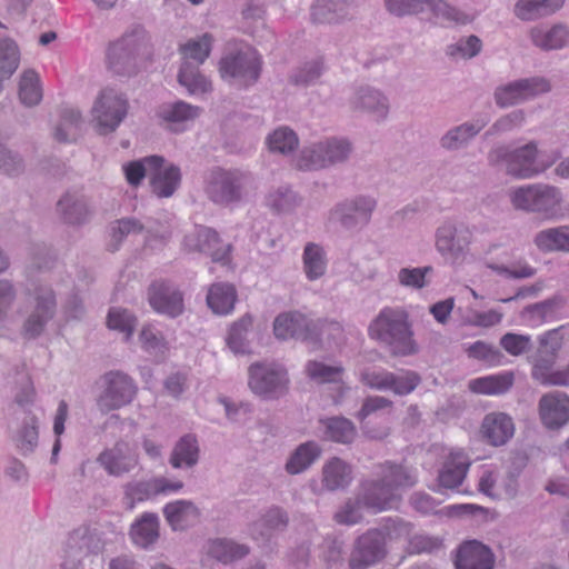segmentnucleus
<instances>
[{
	"label": "nucleus",
	"mask_w": 569,
	"mask_h": 569,
	"mask_svg": "<svg viewBox=\"0 0 569 569\" xmlns=\"http://www.w3.org/2000/svg\"><path fill=\"white\" fill-rule=\"evenodd\" d=\"M532 242L542 253H569V226L561 224L538 231Z\"/></svg>",
	"instance_id": "38"
},
{
	"label": "nucleus",
	"mask_w": 569,
	"mask_h": 569,
	"mask_svg": "<svg viewBox=\"0 0 569 569\" xmlns=\"http://www.w3.org/2000/svg\"><path fill=\"white\" fill-rule=\"evenodd\" d=\"M141 348L154 358H163L168 351V342L162 332L152 325L142 327L139 333Z\"/></svg>",
	"instance_id": "55"
},
{
	"label": "nucleus",
	"mask_w": 569,
	"mask_h": 569,
	"mask_svg": "<svg viewBox=\"0 0 569 569\" xmlns=\"http://www.w3.org/2000/svg\"><path fill=\"white\" fill-rule=\"evenodd\" d=\"M433 272L431 266L405 267L398 271V283L405 288L421 290L429 284L428 276Z\"/></svg>",
	"instance_id": "59"
},
{
	"label": "nucleus",
	"mask_w": 569,
	"mask_h": 569,
	"mask_svg": "<svg viewBox=\"0 0 569 569\" xmlns=\"http://www.w3.org/2000/svg\"><path fill=\"white\" fill-rule=\"evenodd\" d=\"M530 39L541 50H559L569 46V29L561 23L549 29L535 27L530 30Z\"/></svg>",
	"instance_id": "40"
},
{
	"label": "nucleus",
	"mask_w": 569,
	"mask_h": 569,
	"mask_svg": "<svg viewBox=\"0 0 569 569\" xmlns=\"http://www.w3.org/2000/svg\"><path fill=\"white\" fill-rule=\"evenodd\" d=\"M147 297L152 310L159 315L173 319L184 311L183 293L170 282H152L148 288Z\"/></svg>",
	"instance_id": "19"
},
{
	"label": "nucleus",
	"mask_w": 569,
	"mask_h": 569,
	"mask_svg": "<svg viewBox=\"0 0 569 569\" xmlns=\"http://www.w3.org/2000/svg\"><path fill=\"white\" fill-rule=\"evenodd\" d=\"M469 466V458L463 451H451L439 472V486L447 489L458 488L462 483Z\"/></svg>",
	"instance_id": "35"
},
{
	"label": "nucleus",
	"mask_w": 569,
	"mask_h": 569,
	"mask_svg": "<svg viewBox=\"0 0 569 569\" xmlns=\"http://www.w3.org/2000/svg\"><path fill=\"white\" fill-rule=\"evenodd\" d=\"M57 212L64 223L71 226H81L91 217L88 201L79 191L66 192L57 202Z\"/></svg>",
	"instance_id": "27"
},
{
	"label": "nucleus",
	"mask_w": 569,
	"mask_h": 569,
	"mask_svg": "<svg viewBox=\"0 0 569 569\" xmlns=\"http://www.w3.org/2000/svg\"><path fill=\"white\" fill-rule=\"evenodd\" d=\"M328 268L327 252L316 242H307L302 252V269L309 281L323 277Z\"/></svg>",
	"instance_id": "43"
},
{
	"label": "nucleus",
	"mask_w": 569,
	"mask_h": 569,
	"mask_svg": "<svg viewBox=\"0 0 569 569\" xmlns=\"http://www.w3.org/2000/svg\"><path fill=\"white\" fill-rule=\"evenodd\" d=\"M200 111L199 107L178 100L159 106L157 116L167 129L172 132H181L186 130L187 123L199 117Z\"/></svg>",
	"instance_id": "25"
},
{
	"label": "nucleus",
	"mask_w": 569,
	"mask_h": 569,
	"mask_svg": "<svg viewBox=\"0 0 569 569\" xmlns=\"http://www.w3.org/2000/svg\"><path fill=\"white\" fill-rule=\"evenodd\" d=\"M107 325L110 329L124 333L126 341H129L133 335L137 318L129 310L114 307L108 312Z\"/></svg>",
	"instance_id": "61"
},
{
	"label": "nucleus",
	"mask_w": 569,
	"mask_h": 569,
	"mask_svg": "<svg viewBox=\"0 0 569 569\" xmlns=\"http://www.w3.org/2000/svg\"><path fill=\"white\" fill-rule=\"evenodd\" d=\"M327 168L346 162L352 151V146L347 139L329 138L321 140Z\"/></svg>",
	"instance_id": "57"
},
{
	"label": "nucleus",
	"mask_w": 569,
	"mask_h": 569,
	"mask_svg": "<svg viewBox=\"0 0 569 569\" xmlns=\"http://www.w3.org/2000/svg\"><path fill=\"white\" fill-rule=\"evenodd\" d=\"M83 547H86L88 552L98 553L103 549V541L97 532L77 530L69 538L66 556H68L69 551H81L84 561L87 553L82 550Z\"/></svg>",
	"instance_id": "56"
},
{
	"label": "nucleus",
	"mask_w": 569,
	"mask_h": 569,
	"mask_svg": "<svg viewBox=\"0 0 569 569\" xmlns=\"http://www.w3.org/2000/svg\"><path fill=\"white\" fill-rule=\"evenodd\" d=\"M19 99L27 107L37 106L42 99L40 79L36 71L26 70L19 82Z\"/></svg>",
	"instance_id": "54"
},
{
	"label": "nucleus",
	"mask_w": 569,
	"mask_h": 569,
	"mask_svg": "<svg viewBox=\"0 0 569 569\" xmlns=\"http://www.w3.org/2000/svg\"><path fill=\"white\" fill-rule=\"evenodd\" d=\"M267 144L271 152L287 156L297 149L299 138L289 127H279L267 137Z\"/></svg>",
	"instance_id": "53"
},
{
	"label": "nucleus",
	"mask_w": 569,
	"mask_h": 569,
	"mask_svg": "<svg viewBox=\"0 0 569 569\" xmlns=\"http://www.w3.org/2000/svg\"><path fill=\"white\" fill-rule=\"evenodd\" d=\"M321 452V447L316 441L303 442L290 455L284 470L289 475L302 473L320 458Z\"/></svg>",
	"instance_id": "44"
},
{
	"label": "nucleus",
	"mask_w": 569,
	"mask_h": 569,
	"mask_svg": "<svg viewBox=\"0 0 569 569\" xmlns=\"http://www.w3.org/2000/svg\"><path fill=\"white\" fill-rule=\"evenodd\" d=\"M183 244L189 251L203 253L214 262H227L231 251V244L224 243L216 230L202 226L188 233Z\"/></svg>",
	"instance_id": "18"
},
{
	"label": "nucleus",
	"mask_w": 569,
	"mask_h": 569,
	"mask_svg": "<svg viewBox=\"0 0 569 569\" xmlns=\"http://www.w3.org/2000/svg\"><path fill=\"white\" fill-rule=\"evenodd\" d=\"M493 553L483 543L471 540L462 543L456 556V569H492Z\"/></svg>",
	"instance_id": "26"
},
{
	"label": "nucleus",
	"mask_w": 569,
	"mask_h": 569,
	"mask_svg": "<svg viewBox=\"0 0 569 569\" xmlns=\"http://www.w3.org/2000/svg\"><path fill=\"white\" fill-rule=\"evenodd\" d=\"M377 204V199L369 194L346 198L329 210L328 221L343 230H361L370 223Z\"/></svg>",
	"instance_id": "11"
},
{
	"label": "nucleus",
	"mask_w": 569,
	"mask_h": 569,
	"mask_svg": "<svg viewBox=\"0 0 569 569\" xmlns=\"http://www.w3.org/2000/svg\"><path fill=\"white\" fill-rule=\"evenodd\" d=\"M161 161V156L153 154L123 164L122 169L127 182L132 187H138L142 179L147 174L150 176L151 170L154 169Z\"/></svg>",
	"instance_id": "51"
},
{
	"label": "nucleus",
	"mask_w": 569,
	"mask_h": 569,
	"mask_svg": "<svg viewBox=\"0 0 569 569\" xmlns=\"http://www.w3.org/2000/svg\"><path fill=\"white\" fill-rule=\"evenodd\" d=\"M510 203L516 210L552 216L562 201L560 189L545 183H532L509 190Z\"/></svg>",
	"instance_id": "10"
},
{
	"label": "nucleus",
	"mask_w": 569,
	"mask_h": 569,
	"mask_svg": "<svg viewBox=\"0 0 569 569\" xmlns=\"http://www.w3.org/2000/svg\"><path fill=\"white\" fill-rule=\"evenodd\" d=\"M390 380L388 391L400 397L410 395L421 383V377L418 372L405 369L397 372L391 371Z\"/></svg>",
	"instance_id": "60"
},
{
	"label": "nucleus",
	"mask_w": 569,
	"mask_h": 569,
	"mask_svg": "<svg viewBox=\"0 0 569 569\" xmlns=\"http://www.w3.org/2000/svg\"><path fill=\"white\" fill-rule=\"evenodd\" d=\"M379 477L392 491L409 489L418 482L417 471L407 465L385 461L376 468Z\"/></svg>",
	"instance_id": "28"
},
{
	"label": "nucleus",
	"mask_w": 569,
	"mask_h": 569,
	"mask_svg": "<svg viewBox=\"0 0 569 569\" xmlns=\"http://www.w3.org/2000/svg\"><path fill=\"white\" fill-rule=\"evenodd\" d=\"M296 167L305 171L326 169L327 162L321 141L303 147L296 159Z\"/></svg>",
	"instance_id": "58"
},
{
	"label": "nucleus",
	"mask_w": 569,
	"mask_h": 569,
	"mask_svg": "<svg viewBox=\"0 0 569 569\" xmlns=\"http://www.w3.org/2000/svg\"><path fill=\"white\" fill-rule=\"evenodd\" d=\"M343 368L329 366L321 361L310 360L306 365V372L311 380L318 383L338 382L341 380Z\"/></svg>",
	"instance_id": "63"
},
{
	"label": "nucleus",
	"mask_w": 569,
	"mask_h": 569,
	"mask_svg": "<svg viewBox=\"0 0 569 569\" xmlns=\"http://www.w3.org/2000/svg\"><path fill=\"white\" fill-rule=\"evenodd\" d=\"M127 505L130 510L136 507L137 502H142L154 496H158L154 479L143 481H131L124 487Z\"/></svg>",
	"instance_id": "62"
},
{
	"label": "nucleus",
	"mask_w": 569,
	"mask_h": 569,
	"mask_svg": "<svg viewBox=\"0 0 569 569\" xmlns=\"http://www.w3.org/2000/svg\"><path fill=\"white\" fill-rule=\"evenodd\" d=\"M252 327V317L244 315L234 321L227 335L226 343L234 355H246L250 352V342L248 339Z\"/></svg>",
	"instance_id": "48"
},
{
	"label": "nucleus",
	"mask_w": 569,
	"mask_h": 569,
	"mask_svg": "<svg viewBox=\"0 0 569 569\" xmlns=\"http://www.w3.org/2000/svg\"><path fill=\"white\" fill-rule=\"evenodd\" d=\"M159 530L160 520L158 515L144 512L131 525L129 536L136 546L149 549L158 541Z\"/></svg>",
	"instance_id": "37"
},
{
	"label": "nucleus",
	"mask_w": 569,
	"mask_h": 569,
	"mask_svg": "<svg viewBox=\"0 0 569 569\" xmlns=\"http://www.w3.org/2000/svg\"><path fill=\"white\" fill-rule=\"evenodd\" d=\"M213 37L210 33H203L197 39H190L180 47L183 61H191L199 67L210 56Z\"/></svg>",
	"instance_id": "50"
},
{
	"label": "nucleus",
	"mask_w": 569,
	"mask_h": 569,
	"mask_svg": "<svg viewBox=\"0 0 569 569\" xmlns=\"http://www.w3.org/2000/svg\"><path fill=\"white\" fill-rule=\"evenodd\" d=\"M262 60L260 54L247 44L228 46L219 61L222 80L240 88H248L260 77Z\"/></svg>",
	"instance_id": "7"
},
{
	"label": "nucleus",
	"mask_w": 569,
	"mask_h": 569,
	"mask_svg": "<svg viewBox=\"0 0 569 569\" xmlns=\"http://www.w3.org/2000/svg\"><path fill=\"white\" fill-rule=\"evenodd\" d=\"M388 12L396 17L416 16L429 9L437 19L466 23L468 17L445 0H385Z\"/></svg>",
	"instance_id": "15"
},
{
	"label": "nucleus",
	"mask_w": 569,
	"mask_h": 569,
	"mask_svg": "<svg viewBox=\"0 0 569 569\" xmlns=\"http://www.w3.org/2000/svg\"><path fill=\"white\" fill-rule=\"evenodd\" d=\"M287 368L277 361H256L248 368V387L264 400H278L289 391Z\"/></svg>",
	"instance_id": "9"
},
{
	"label": "nucleus",
	"mask_w": 569,
	"mask_h": 569,
	"mask_svg": "<svg viewBox=\"0 0 569 569\" xmlns=\"http://www.w3.org/2000/svg\"><path fill=\"white\" fill-rule=\"evenodd\" d=\"M34 390L23 389L16 396L8 422V432L17 450L27 456L34 451L39 439V418L36 413Z\"/></svg>",
	"instance_id": "4"
},
{
	"label": "nucleus",
	"mask_w": 569,
	"mask_h": 569,
	"mask_svg": "<svg viewBox=\"0 0 569 569\" xmlns=\"http://www.w3.org/2000/svg\"><path fill=\"white\" fill-rule=\"evenodd\" d=\"M323 427V437L327 440L341 445H351L357 438L355 423L342 416L329 417L320 420Z\"/></svg>",
	"instance_id": "42"
},
{
	"label": "nucleus",
	"mask_w": 569,
	"mask_h": 569,
	"mask_svg": "<svg viewBox=\"0 0 569 569\" xmlns=\"http://www.w3.org/2000/svg\"><path fill=\"white\" fill-rule=\"evenodd\" d=\"M273 332L278 339H300L318 342L320 339L319 322L299 311L280 313L273 321Z\"/></svg>",
	"instance_id": "17"
},
{
	"label": "nucleus",
	"mask_w": 569,
	"mask_h": 569,
	"mask_svg": "<svg viewBox=\"0 0 569 569\" xmlns=\"http://www.w3.org/2000/svg\"><path fill=\"white\" fill-rule=\"evenodd\" d=\"M371 339L389 346L393 353L410 355L415 351L408 315L401 308L385 307L370 322Z\"/></svg>",
	"instance_id": "5"
},
{
	"label": "nucleus",
	"mask_w": 569,
	"mask_h": 569,
	"mask_svg": "<svg viewBox=\"0 0 569 569\" xmlns=\"http://www.w3.org/2000/svg\"><path fill=\"white\" fill-rule=\"evenodd\" d=\"M481 430L489 443L502 446L513 436L515 426L507 413L491 412L483 418Z\"/></svg>",
	"instance_id": "36"
},
{
	"label": "nucleus",
	"mask_w": 569,
	"mask_h": 569,
	"mask_svg": "<svg viewBox=\"0 0 569 569\" xmlns=\"http://www.w3.org/2000/svg\"><path fill=\"white\" fill-rule=\"evenodd\" d=\"M163 516L174 531H183L194 526L200 518L199 508L190 500L179 499L163 507Z\"/></svg>",
	"instance_id": "31"
},
{
	"label": "nucleus",
	"mask_w": 569,
	"mask_h": 569,
	"mask_svg": "<svg viewBox=\"0 0 569 569\" xmlns=\"http://www.w3.org/2000/svg\"><path fill=\"white\" fill-rule=\"evenodd\" d=\"M565 0H517L513 16L523 22H533L548 18L559 11Z\"/></svg>",
	"instance_id": "32"
},
{
	"label": "nucleus",
	"mask_w": 569,
	"mask_h": 569,
	"mask_svg": "<svg viewBox=\"0 0 569 569\" xmlns=\"http://www.w3.org/2000/svg\"><path fill=\"white\" fill-rule=\"evenodd\" d=\"M104 382L106 388L97 401L101 412L120 409L132 401L137 387L128 375L111 371L104 376Z\"/></svg>",
	"instance_id": "16"
},
{
	"label": "nucleus",
	"mask_w": 569,
	"mask_h": 569,
	"mask_svg": "<svg viewBox=\"0 0 569 569\" xmlns=\"http://www.w3.org/2000/svg\"><path fill=\"white\" fill-rule=\"evenodd\" d=\"M181 182V172L179 167L170 163L164 166L162 161L151 170L150 184L152 192L159 198H169L179 188Z\"/></svg>",
	"instance_id": "33"
},
{
	"label": "nucleus",
	"mask_w": 569,
	"mask_h": 569,
	"mask_svg": "<svg viewBox=\"0 0 569 569\" xmlns=\"http://www.w3.org/2000/svg\"><path fill=\"white\" fill-rule=\"evenodd\" d=\"M82 124L81 113L77 109L66 108L61 113V122L54 130V138L60 142H71L77 139Z\"/></svg>",
	"instance_id": "52"
},
{
	"label": "nucleus",
	"mask_w": 569,
	"mask_h": 569,
	"mask_svg": "<svg viewBox=\"0 0 569 569\" xmlns=\"http://www.w3.org/2000/svg\"><path fill=\"white\" fill-rule=\"evenodd\" d=\"M24 318L20 327V336L24 340H36L47 330L56 318L58 300L56 291L49 284H36L24 291Z\"/></svg>",
	"instance_id": "3"
},
{
	"label": "nucleus",
	"mask_w": 569,
	"mask_h": 569,
	"mask_svg": "<svg viewBox=\"0 0 569 569\" xmlns=\"http://www.w3.org/2000/svg\"><path fill=\"white\" fill-rule=\"evenodd\" d=\"M249 552V546L228 538H217L208 543V553L226 565L244 558Z\"/></svg>",
	"instance_id": "46"
},
{
	"label": "nucleus",
	"mask_w": 569,
	"mask_h": 569,
	"mask_svg": "<svg viewBox=\"0 0 569 569\" xmlns=\"http://www.w3.org/2000/svg\"><path fill=\"white\" fill-rule=\"evenodd\" d=\"M556 301L552 299L545 300L525 308L522 315L527 323L531 327L541 326L555 318Z\"/></svg>",
	"instance_id": "64"
},
{
	"label": "nucleus",
	"mask_w": 569,
	"mask_h": 569,
	"mask_svg": "<svg viewBox=\"0 0 569 569\" xmlns=\"http://www.w3.org/2000/svg\"><path fill=\"white\" fill-rule=\"evenodd\" d=\"M355 9V0H316L311 18L316 23H340L349 19Z\"/></svg>",
	"instance_id": "29"
},
{
	"label": "nucleus",
	"mask_w": 569,
	"mask_h": 569,
	"mask_svg": "<svg viewBox=\"0 0 569 569\" xmlns=\"http://www.w3.org/2000/svg\"><path fill=\"white\" fill-rule=\"evenodd\" d=\"M472 238V231L466 223L445 221L436 229L435 246L441 257L458 262L469 253Z\"/></svg>",
	"instance_id": "14"
},
{
	"label": "nucleus",
	"mask_w": 569,
	"mask_h": 569,
	"mask_svg": "<svg viewBox=\"0 0 569 569\" xmlns=\"http://www.w3.org/2000/svg\"><path fill=\"white\" fill-rule=\"evenodd\" d=\"M538 144L530 141L511 149L500 144L489 150L487 160L490 166L505 164L508 174L518 179H530L543 171L537 162Z\"/></svg>",
	"instance_id": "8"
},
{
	"label": "nucleus",
	"mask_w": 569,
	"mask_h": 569,
	"mask_svg": "<svg viewBox=\"0 0 569 569\" xmlns=\"http://www.w3.org/2000/svg\"><path fill=\"white\" fill-rule=\"evenodd\" d=\"M178 82L184 87L189 94L198 96L212 91V83L191 61H182L179 72Z\"/></svg>",
	"instance_id": "45"
},
{
	"label": "nucleus",
	"mask_w": 569,
	"mask_h": 569,
	"mask_svg": "<svg viewBox=\"0 0 569 569\" xmlns=\"http://www.w3.org/2000/svg\"><path fill=\"white\" fill-rule=\"evenodd\" d=\"M289 525L288 512L278 506L268 508L261 516L249 523L248 535L261 546L269 545Z\"/></svg>",
	"instance_id": "20"
},
{
	"label": "nucleus",
	"mask_w": 569,
	"mask_h": 569,
	"mask_svg": "<svg viewBox=\"0 0 569 569\" xmlns=\"http://www.w3.org/2000/svg\"><path fill=\"white\" fill-rule=\"evenodd\" d=\"M98 461L110 476L120 477L132 471L139 458L128 442L118 441L112 448L102 451Z\"/></svg>",
	"instance_id": "23"
},
{
	"label": "nucleus",
	"mask_w": 569,
	"mask_h": 569,
	"mask_svg": "<svg viewBox=\"0 0 569 569\" xmlns=\"http://www.w3.org/2000/svg\"><path fill=\"white\" fill-rule=\"evenodd\" d=\"M515 382V376L511 371H502L496 375H489L471 379L468 388L471 392L485 396H501L507 393Z\"/></svg>",
	"instance_id": "39"
},
{
	"label": "nucleus",
	"mask_w": 569,
	"mask_h": 569,
	"mask_svg": "<svg viewBox=\"0 0 569 569\" xmlns=\"http://www.w3.org/2000/svg\"><path fill=\"white\" fill-rule=\"evenodd\" d=\"M352 481V468L345 460L335 457L322 468V485L330 491L347 488Z\"/></svg>",
	"instance_id": "41"
},
{
	"label": "nucleus",
	"mask_w": 569,
	"mask_h": 569,
	"mask_svg": "<svg viewBox=\"0 0 569 569\" xmlns=\"http://www.w3.org/2000/svg\"><path fill=\"white\" fill-rule=\"evenodd\" d=\"M301 203V198L289 186L272 189L266 196V204L273 212L289 213Z\"/></svg>",
	"instance_id": "49"
},
{
	"label": "nucleus",
	"mask_w": 569,
	"mask_h": 569,
	"mask_svg": "<svg viewBox=\"0 0 569 569\" xmlns=\"http://www.w3.org/2000/svg\"><path fill=\"white\" fill-rule=\"evenodd\" d=\"M200 460L199 441L193 433L180 437L174 443L169 463L173 469H192Z\"/></svg>",
	"instance_id": "34"
},
{
	"label": "nucleus",
	"mask_w": 569,
	"mask_h": 569,
	"mask_svg": "<svg viewBox=\"0 0 569 569\" xmlns=\"http://www.w3.org/2000/svg\"><path fill=\"white\" fill-rule=\"evenodd\" d=\"M358 493L363 507L373 512L396 508L401 500V493L392 491L379 477L366 479L359 485Z\"/></svg>",
	"instance_id": "21"
},
{
	"label": "nucleus",
	"mask_w": 569,
	"mask_h": 569,
	"mask_svg": "<svg viewBox=\"0 0 569 569\" xmlns=\"http://www.w3.org/2000/svg\"><path fill=\"white\" fill-rule=\"evenodd\" d=\"M409 525L399 518H389L382 528L368 529L352 545L348 558L349 569H368L381 561L386 553V538L407 535Z\"/></svg>",
	"instance_id": "2"
},
{
	"label": "nucleus",
	"mask_w": 569,
	"mask_h": 569,
	"mask_svg": "<svg viewBox=\"0 0 569 569\" xmlns=\"http://www.w3.org/2000/svg\"><path fill=\"white\" fill-rule=\"evenodd\" d=\"M489 122L488 116H481L451 127L441 136L439 144L442 149L451 152L466 149Z\"/></svg>",
	"instance_id": "22"
},
{
	"label": "nucleus",
	"mask_w": 569,
	"mask_h": 569,
	"mask_svg": "<svg viewBox=\"0 0 569 569\" xmlns=\"http://www.w3.org/2000/svg\"><path fill=\"white\" fill-rule=\"evenodd\" d=\"M539 416L548 429H558L569 422V396L561 391H551L539 400Z\"/></svg>",
	"instance_id": "24"
},
{
	"label": "nucleus",
	"mask_w": 569,
	"mask_h": 569,
	"mask_svg": "<svg viewBox=\"0 0 569 569\" xmlns=\"http://www.w3.org/2000/svg\"><path fill=\"white\" fill-rule=\"evenodd\" d=\"M351 106L370 113L376 120H385L389 113L388 98L378 89L366 86L360 87L351 99Z\"/></svg>",
	"instance_id": "30"
},
{
	"label": "nucleus",
	"mask_w": 569,
	"mask_h": 569,
	"mask_svg": "<svg viewBox=\"0 0 569 569\" xmlns=\"http://www.w3.org/2000/svg\"><path fill=\"white\" fill-rule=\"evenodd\" d=\"M149 42L143 30L136 29L111 42L107 49L108 69L122 77H131L139 70L141 62L149 54Z\"/></svg>",
	"instance_id": "6"
},
{
	"label": "nucleus",
	"mask_w": 569,
	"mask_h": 569,
	"mask_svg": "<svg viewBox=\"0 0 569 569\" xmlns=\"http://www.w3.org/2000/svg\"><path fill=\"white\" fill-rule=\"evenodd\" d=\"M552 86L546 77L535 76L521 78L501 84L493 92L495 102L499 108H509L533 100L550 92Z\"/></svg>",
	"instance_id": "13"
},
{
	"label": "nucleus",
	"mask_w": 569,
	"mask_h": 569,
	"mask_svg": "<svg viewBox=\"0 0 569 569\" xmlns=\"http://www.w3.org/2000/svg\"><path fill=\"white\" fill-rule=\"evenodd\" d=\"M252 172L240 168L216 167L204 181V192L218 206L230 207L249 198L257 190Z\"/></svg>",
	"instance_id": "1"
},
{
	"label": "nucleus",
	"mask_w": 569,
	"mask_h": 569,
	"mask_svg": "<svg viewBox=\"0 0 569 569\" xmlns=\"http://www.w3.org/2000/svg\"><path fill=\"white\" fill-rule=\"evenodd\" d=\"M127 97L112 88H106L97 97L91 113L92 121L100 134L117 130L128 114Z\"/></svg>",
	"instance_id": "12"
},
{
	"label": "nucleus",
	"mask_w": 569,
	"mask_h": 569,
	"mask_svg": "<svg viewBox=\"0 0 569 569\" xmlns=\"http://www.w3.org/2000/svg\"><path fill=\"white\" fill-rule=\"evenodd\" d=\"M237 301V291L231 283L218 282L211 284L207 295L208 307L217 315L230 313Z\"/></svg>",
	"instance_id": "47"
}]
</instances>
